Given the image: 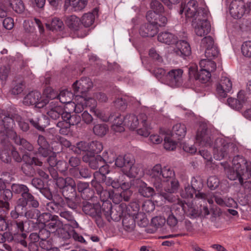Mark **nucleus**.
I'll list each match as a JSON object with an SVG mask.
<instances>
[{"label": "nucleus", "mask_w": 251, "mask_h": 251, "mask_svg": "<svg viewBox=\"0 0 251 251\" xmlns=\"http://www.w3.org/2000/svg\"><path fill=\"white\" fill-rule=\"evenodd\" d=\"M106 153L107 152H103L102 156L97 155L96 157L91 158L89 164V167L93 170H96L99 168L100 165L103 164V160H106L107 163H111L112 160L106 158Z\"/></svg>", "instance_id": "obj_31"}, {"label": "nucleus", "mask_w": 251, "mask_h": 251, "mask_svg": "<svg viewBox=\"0 0 251 251\" xmlns=\"http://www.w3.org/2000/svg\"><path fill=\"white\" fill-rule=\"evenodd\" d=\"M49 108V110L47 111L48 115L53 120H56L61 116L63 119V115L66 111L61 106H58L54 101L49 102L46 105Z\"/></svg>", "instance_id": "obj_23"}, {"label": "nucleus", "mask_w": 251, "mask_h": 251, "mask_svg": "<svg viewBox=\"0 0 251 251\" xmlns=\"http://www.w3.org/2000/svg\"><path fill=\"white\" fill-rule=\"evenodd\" d=\"M140 118H142L141 124L143 125V127L138 129L137 130V134L139 135L148 137L150 132L149 131L150 127L148 126L147 124V116L145 114H140Z\"/></svg>", "instance_id": "obj_41"}, {"label": "nucleus", "mask_w": 251, "mask_h": 251, "mask_svg": "<svg viewBox=\"0 0 251 251\" xmlns=\"http://www.w3.org/2000/svg\"><path fill=\"white\" fill-rule=\"evenodd\" d=\"M15 121L18 123L20 129L26 132L29 129V126L27 122L22 119L18 115H14L10 116L9 115H5L3 111L0 109V132L5 133L6 135H11L12 136L17 135L13 130L15 126Z\"/></svg>", "instance_id": "obj_2"}, {"label": "nucleus", "mask_w": 251, "mask_h": 251, "mask_svg": "<svg viewBox=\"0 0 251 251\" xmlns=\"http://www.w3.org/2000/svg\"><path fill=\"white\" fill-rule=\"evenodd\" d=\"M129 206L131 208L135 207V209L133 210L135 212L132 214L133 215H125L123 219L122 223L124 229L128 232H131L134 230L135 227V220L134 215L138 211L139 206L136 202L131 203Z\"/></svg>", "instance_id": "obj_16"}, {"label": "nucleus", "mask_w": 251, "mask_h": 251, "mask_svg": "<svg viewBox=\"0 0 251 251\" xmlns=\"http://www.w3.org/2000/svg\"><path fill=\"white\" fill-rule=\"evenodd\" d=\"M95 20V16L92 13H88L84 14L81 20L82 26L87 27L91 26Z\"/></svg>", "instance_id": "obj_48"}, {"label": "nucleus", "mask_w": 251, "mask_h": 251, "mask_svg": "<svg viewBox=\"0 0 251 251\" xmlns=\"http://www.w3.org/2000/svg\"><path fill=\"white\" fill-rule=\"evenodd\" d=\"M66 24L69 28L73 31H78L82 27L81 20L75 15L68 17L66 20Z\"/></svg>", "instance_id": "obj_30"}, {"label": "nucleus", "mask_w": 251, "mask_h": 251, "mask_svg": "<svg viewBox=\"0 0 251 251\" xmlns=\"http://www.w3.org/2000/svg\"><path fill=\"white\" fill-rule=\"evenodd\" d=\"M191 186L198 191L197 194H196V198L198 199H205L207 198L206 194L201 192L203 187V184L202 180L200 176L193 177L191 179Z\"/></svg>", "instance_id": "obj_27"}, {"label": "nucleus", "mask_w": 251, "mask_h": 251, "mask_svg": "<svg viewBox=\"0 0 251 251\" xmlns=\"http://www.w3.org/2000/svg\"><path fill=\"white\" fill-rule=\"evenodd\" d=\"M65 198L66 200L65 204L66 203L69 208L74 210L77 209L79 203V198H77L76 195L74 196V197H68Z\"/></svg>", "instance_id": "obj_57"}, {"label": "nucleus", "mask_w": 251, "mask_h": 251, "mask_svg": "<svg viewBox=\"0 0 251 251\" xmlns=\"http://www.w3.org/2000/svg\"><path fill=\"white\" fill-rule=\"evenodd\" d=\"M139 119L142 121V118L134 114H128L125 116V124L131 130L136 129L139 125Z\"/></svg>", "instance_id": "obj_34"}, {"label": "nucleus", "mask_w": 251, "mask_h": 251, "mask_svg": "<svg viewBox=\"0 0 251 251\" xmlns=\"http://www.w3.org/2000/svg\"><path fill=\"white\" fill-rule=\"evenodd\" d=\"M70 174L75 178L86 179L91 177L92 172L87 167H81L78 168H70Z\"/></svg>", "instance_id": "obj_26"}, {"label": "nucleus", "mask_w": 251, "mask_h": 251, "mask_svg": "<svg viewBox=\"0 0 251 251\" xmlns=\"http://www.w3.org/2000/svg\"><path fill=\"white\" fill-rule=\"evenodd\" d=\"M115 165L118 168H124L125 175L130 177H135L138 175L137 168L134 166L135 160L130 154L119 155L115 157Z\"/></svg>", "instance_id": "obj_5"}, {"label": "nucleus", "mask_w": 251, "mask_h": 251, "mask_svg": "<svg viewBox=\"0 0 251 251\" xmlns=\"http://www.w3.org/2000/svg\"><path fill=\"white\" fill-rule=\"evenodd\" d=\"M149 56L157 64H161L163 61V58L159 52L155 48H151L149 52Z\"/></svg>", "instance_id": "obj_52"}, {"label": "nucleus", "mask_w": 251, "mask_h": 251, "mask_svg": "<svg viewBox=\"0 0 251 251\" xmlns=\"http://www.w3.org/2000/svg\"><path fill=\"white\" fill-rule=\"evenodd\" d=\"M214 44V41L213 38L210 36H205L201 39V47L203 49H206L213 46Z\"/></svg>", "instance_id": "obj_63"}, {"label": "nucleus", "mask_w": 251, "mask_h": 251, "mask_svg": "<svg viewBox=\"0 0 251 251\" xmlns=\"http://www.w3.org/2000/svg\"><path fill=\"white\" fill-rule=\"evenodd\" d=\"M232 89V83L230 79L226 76L221 77L220 83L217 85L216 91L218 94L222 98H226L227 93Z\"/></svg>", "instance_id": "obj_22"}, {"label": "nucleus", "mask_w": 251, "mask_h": 251, "mask_svg": "<svg viewBox=\"0 0 251 251\" xmlns=\"http://www.w3.org/2000/svg\"><path fill=\"white\" fill-rule=\"evenodd\" d=\"M58 214L61 218L66 220L72 228H76L79 227V224L75 220L72 212L63 209Z\"/></svg>", "instance_id": "obj_32"}, {"label": "nucleus", "mask_w": 251, "mask_h": 251, "mask_svg": "<svg viewBox=\"0 0 251 251\" xmlns=\"http://www.w3.org/2000/svg\"><path fill=\"white\" fill-rule=\"evenodd\" d=\"M9 225V230L11 233L24 231V222L19 219H13Z\"/></svg>", "instance_id": "obj_37"}, {"label": "nucleus", "mask_w": 251, "mask_h": 251, "mask_svg": "<svg viewBox=\"0 0 251 251\" xmlns=\"http://www.w3.org/2000/svg\"><path fill=\"white\" fill-rule=\"evenodd\" d=\"M211 76V74L210 73L200 69L196 76V78L201 83H204L210 79Z\"/></svg>", "instance_id": "obj_55"}, {"label": "nucleus", "mask_w": 251, "mask_h": 251, "mask_svg": "<svg viewBox=\"0 0 251 251\" xmlns=\"http://www.w3.org/2000/svg\"><path fill=\"white\" fill-rule=\"evenodd\" d=\"M28 121L31 125L39 130H44L47 125L43 124V121L47 120L46 116H43L40 114L35 112L34 113H28L27 115Z\"/></svg>", "instance_id": "obj_21"}, {"label": "nucleus", "mask_w": 251, "mask_h": 251, "mask_svg": "<svg viewBox=\"0 0 251 251\" xmlns=\"http://www.w3.org/2000/svg\"><path fill=\"white\" fill-rule=\"evenodd\" d=\"M186 127L184 124L177 123L172 128V132L174 135H176L178 140L184 138L186 133Z\"/></svg>", "instance_id": "obj_38"}, {"label": "nucleus", "mask_w": 251, "mask_h": 251, "mask_svg": "<svg viewBox=\"0 0 251 251\" xmlns=\"http://www.w3.org/2000/svg\"><path fill=\"white\" fill-rule=\"evenodd\" d=\"M157 39L159 42L168 45L176 44L178 40L176 36L168 31L159 33Z\"/></svg>", "instance_id": "obj_29"}, {"label": "nucleus", "mask_w": 251, "mask_h": 251, "mask_svg": "<svg viewBox=\"0 0 251 251\" xmlns=\"http://www.w3.org/2000/svg\"><path fill=\"white\" fill-rule=\"evenodd\" d=\"M229 143L223 138H217L215 141L213 149L214 158L221 160L225 157L228 153Z\"/></svg>", "instance_id": "obj_12"}, {"label": "nucleus", "mask_w": 251, "mask_h": 251, "mask_svg": "<svg viewBox=\"0 0 251 251\" xmlns=\"http://www.w3.org/2000/svg\"><path fill=\"white\" fill-rule=\"evenodd\" d=\"M167 18L161 14L155 15V17L150 22L153 23L157 27L164 26L167 23Z\"/></svg>", "instance_id": "obj_53"}, {"label": "nucleus", "mask_w": 251, "mask_h": 251, "mask_svg": "<svg viewBox=\"0 0 251 251\" xmlns=\"http://www.w3.org/2000/svg\"><path fill=\"white\" fill-rule=\"evenodd\" d=\"M107 163L106 160H103V164L100 165L99 171L95 172L93 174L95 178H100V179L102 176H106L109 173V167Z\"/></svg>", "instance_id": "obj_45"}, {"label": "nucleus", "mask_w": 251, "mask_h": 251, "mask_svg": "<svg viewBox=\"0 0 251 251\" xmlns=\"http://www.w3.org/2000/svg\"><path fill=\"white\" fill-rule=\"evenodd\" d=\"M219 54V50L216 45L205 50V55L208 59L217 57Z\"/></svg>", "instance_id": "obj_58"}, {"label": "nucleus", "mask_w": 251, "mask_h": 251, "mask_svg": "<svg viewBox=\"0 0 251 251\" xmlns=\"http://www.w3.org/2000/svg\"><path fill=\"white\" fill-rule=\"evenodd\" d=\"M196 142L202 147H211L213 138L205 126H201L197 131L196 136Z\"/></svg>", "instance_id": "obj_10"}, {"label": "nucleus", "mask_w": 251, "mask_h": 251, "mask_svg": "<svg viewBox=\"0 0 251 251\" xmlns=\"http://www.w3.org/2000/svg\"><path fill=\"white\" fill-rule=\"evenodd\" d=\"M138 192L144 197L149 198L153 195L154 191L153 188L148 186L145 182L139 180Z\"/></svg>", "instance_id": "obj_33"}, {"label": "nucleus", "mask_w": 251, "mask_h": 251, "mask_svg": "<svg viewBox=\"0 0 251 251\" xmlns=\"http://www.w3.org/2000/svg\"><path fill=\"white\" fill-rule=\"evenodd\" d=\"M232 165L235 169L243 172V174L251 175V162L247 161L242 156H235L232 159Z\"/></svg>", "instance_id": "obj_17"}, {"label": "nucleus", "mask_w": 251, "mask_h": 251, "mask_svg": "<svg viewBox=\"0 0 251 251\" xmlns=\"http://www.w3.org/2000/svg\"><path fill=\"white\" fill-rule=\"evenodd\" d=\"M25 88V84L23 82H14L11 89V94L14 95H17L21 94Z\"/></svg>", "instance_id": "obj_59"}, {"label": "nucleus", "mask_w": 251, "mask_h": 251, "mask_svg": "<svg viewBox=\"0 0 251 251\" xmlns=\"http://www.w3.org/2000/svg\"><path fill=\"white\" fill-rule=\"evenodd\" d=\"M39 205V204L36 207L26 205L25 208L19 211L16 210V206H15L14 209L10 212V216L12 219H17L19 217L24 216L27 219H37V220L40 213V210L37 209Z\"/></svg>", "instance_id": "obj_7"}, {"label": "nucleus", "mask_w": 251, "mask_h": 251, "mask_svg": "<svg viewBox=\"0 0 251 251\" xmlns=\"http://www.w3.org/2000/svg\"><path fill=\"white\" fill-rule=\"evenodd\" d=\"M164 147L166 150L174 151L176 147V143L169 136H165L164 139Z\"/></svg>", "instance_id": "obj_61"}, {"label": "nucleus", "mask_w": 251, "mask_h": 251, "mask_svg": "<svg viewBox=\"0 0 251 251\" xmlns=\"http://www.w3.org/2000/svg\"><path fill=\"white\" fill-rule=\"evenodd\" d=\"M23 102L25 105H34L36 107L41 108L47 104L49 100L43 99L39 92L31 91L24 98Z\"/></svg>", "instance_id": "obj_9"}, {"label": "nucleus", "mask_w": 251, "mask_h": 251, "mask_svg": "<svg viewBox=\"0 0 251 251\" xmlns=\"http://www.w3.org/2000/svg\"><path fill=\"white\" fill-rule=\"evenodd\" d=\"M165 218L161 216H156L151 219V224L156 228H159L164 225L166 223Z\"/></svg>", "instance_id": "obj_64"}, {"label": "nucleus", "mask_w": 251, "mask_h": 251, "mask_svg": "<svg viewBox=\"0 0 251 251\" xmlns=\"http://www.w3.org/2000/svg\"><path fill=\"white\" fill-rule=\"evenodd\" d=\"M103 149L102 143L98 141H93L89 143V152L93 153H99Z\"/></svg>", "instance_id": "obj_47"}, {"label": "nucleus", "mask_w": 251, "mask_h": 251, "mask_svg": "<svg viewBox=\"0 0 251 251\" xmlns=\"http://www.w3.org/2000/svg\"><path fill=\"white\" fill-rule=\"evenodd\" d=\"M198 2L195 0H190L187 3L181 5L182 9L180 10L181 14L184 13L187 18L197 17L199 13L202 10H206L205 8H198Z\"/></svg>", "instance_id": "obj_13"}, {"label": "nucleus", "mask_w": 251, "mask_h": 251, "mask_svg": "<svg viewBox=\"0 0 251 251\" xmlns=\"http://www.w3.org/2000/svg\"><path fill=\"white\" fill-rule=\"evenodd\" d=\"M150 6L153 11H149L146 15L147 19L149 22H151L155 17V15L161 14L164 11L163 5L157 0H152Z\"/></svg>", "instance_id": "obj_25"}, {"label": "nucleus", "mask_w": 251, "mask_h": 251, "mask_svg": "<svg viewBox=\"0 0 251 251\" xmlns=\"http://www.w3.org/2000/svg\"><path fill=\"white\" fill-rule=\"evenodd\" d=\"M9 4L17 13H21L25 10V5L22 0H12Z\"/></svg>", "instance_id": "obj_54"}, {"label": "nucleus", "mask_w": 251, "mask_h": 251, "mask_svg": "<svg viewBox=\"0 0 251 251\" xmlns=\"http://www.w3.org/2000/svg\"><path fill=\"white\" fill-rule=\"evenodd\" d=\"M48 224H46L45 227L53 232L56 231L61 226V223L59 220V217L56 215H53Z\"/></svg>", "instance_id": "obj_42"}, {"label": "nucleus", "mask_w": 251, "mask_h": 251, "mask_svg": "<svg viewBox=\"0 0 251 251\" xmlns=\"http://www.w3.org/2000/svg\"><path fill=\"white\" fill-rule=\"evenodd\" d=\"M250 6L251 2L248 3L246 7L243 0H233L230 4L229 12L234 19H240L246 12H249Z\"/></svg>", "instance_id": "obj_8"}, {"label": "nucleus", "mask_w": 251, "mask_h": 251, "mask_svg": "<svg viewBox=\"0 0 251 251\" xmlns=\"http://www.w3.org/2000/svg\"><path fill=\"white\" fill-rule=\"evenodd\" d=\"M108 130V126L105 124H97L93 127L94 134L99 136L105 135Z\"/></svg>", "instance_id": "obj_51"}, {"label": "nucleus", "mask_w": 251, "mask_h": 251, "mask_svg": "<svg viewBox=\"0 0 251 251\" xmlns=\"http://www.w3.org/2000/svg\"><path fill=\"white\" fill-rule=\"evenodd\" d=\"M23 159L25 163L22 166V170L26 176H33L34 174L35 170L32 167L33 164L39 166L42 165V162L39 159L31 157L27 154L23 155Z\"/></svg>", "instance_id": "obj_11"}, {"label": "nucleus", "mask_w": 251, "mask_h": 251, "mask_svg": "<svg viewBox=\"0 0 251 251\" xmlns=\"http://www.w3.org/2000/svg\"><path fill=\"white\" fill-rule=\"evenodd\" d=\"M226 174L228 178L231 180L238 179L242 181V177L245 176H247L246 174H243V172L235 169L233 167L227 171Z\"/></svg>", "instance_id": "obj_40"}, {"label": "nucleus", "mask_w": 251, "mask_h": 251, "mask_svg": "<svg viewBox=\"0 0 251 251\" xmlns=\"http://www.w3.org/2000/svg\"><path fill=\"white\" fill-rule=\"evenodd\" d=\"M63 115V120L66 122L70 126L75 125L78 127L84 126V125L80 123L81 117L76 114L72 115L70 112L66 111Z\"/></svg>", "instance_id": "obj_28"}, {"label": "nucleus", "mask_w": 251, "mask_h": 251, "mask_svg": "<svg viewBox=\"0 0 251 251\" xmlns=\"http://www.w3.org/2000/svg\"><path fill=\"white\" fill-rule=\"evenodd\" d=\"M69 183L68 187H66L61 189L62 193L63 196L66 197H74L76 195V184L75 182L73 184L68 182Z\"/></svg>", "instance_id": "obj_44"}, {"label": "nucleus", "mask_w": 251, "mask_h": 251, "mask_svg": "<svg viewBox=\"0 0 251 251\" xmlns=\"http://www.w3.org/2000/svg\"><path fill=\"white\" fill-rule=\"evenodd\" d=\"M200 69L211 74L216 69V64L210 59H201L199 63Z\"/></svg>", "instance_id": "obj_36"}, {"label": "nucleus", "mask_w": 251, "mask_h": 251, "mask_svg": "<svg viewBox=\"0 0 251 251\" xmlns=\"http://www.w3.org/2000/svg\"><path fill=\"white\" fill-rule=\"evenodd\" d=\"M69 3L75 11H80L87 5V0H69Z\"/></svg>", "instance_id": "obj_50"}, {"label": "nucleus", "mask_w": 251, "mask_h": 251, "mask_svg": "<svg viewBox=\"0 0 251 251\" xmlns=\"http://www.w3.org/2000/svg\"><path fill=\"white\" fill-rule=\"evenodd\" d=\"M209 14L207 10H202L199 12L197 17L193 19L192 25L197 36H204L210 32L211 25L207 20Z\"/></svg>", "instance_id": "obj_4"}, {"label": "nucleus", "mask_w": 251, "mask_h": 251, "mask_svg": "<svg viewBox=\"0 0 251 251\" xmlns=\"http://www.w3.org/2000/svg\"><path fill=\"white\" fill-rule=\"evenodd\" d=\"M13 193L20 195V197L17 200L15 206L16 210L22 211L26 205L33 207H37L39 204V201L30 192L29 188L25 184L20 183H13L11 186Z\"/></svg>", "instance_id": "obj_1"}, {"label": "nucleus", "mask_w": 251, "mask_h": 251, "mask_svg": "<svg viewBox=\"0 0 251 251\" xmlns=\"http://www.w3.org/2000/svg\"><path fill=\"white\" fill-rule=\"evenodd\" d=\"M68 182H71L72 184L75 182L74 179L71 177L68 176L66 178H63L60 176V177L56 180L55 184L58 188L61 190L66 187H68V184L69 183Z\"/></svg>", "instance_id": "obj_49"}, {"label": "nucleus", "mask_w": 251, "mask_h": 251, "mask_svg": "<svg viewBox=\"0 0 251 251\" xmlns=\"http://www.w3.org/2000/svg\"><path fill=\"white\" fill-rule=\"evenodd\" d=\"M162 167L159 164L155 165L151 169L149 170L148 175L151 181L157 191H161L163 187L161 179Z\"/></svg>", "instance_id": "obj_15"}, {"label": "nucleus", "mask_w": 251, "mask_h": 251, "mask_svg": "<svg viewBox=\"0 0 251 251\" xmlns=\"http://www.w3.org/2000/svg\"><path fill=\"white\" fill-rule=\"evenodd\" d=\"M175 173L174 171L168 167H164L162 168L161 179L163 181V178L168 181L169 179L173 178L175 177Z\"/></svg>", "instance_id": "obj_56"}, {"label": "nucleus", "mask_w": 251, "mask_h": 251, "mask_svg": "<svg viewBox=\"0 0 251 251\" xmlns=\"http://www.w3.org/2000/svg\"><path fill=\"white\" fill-rule=\"evenodd\" d=\"M183 71L181 69H174L169 71L165 76L166 83L172 86L177 87L182 83Z\"/></svg>", "instance_id": "obj_14"}, {"label": "nucleus", "mask_w": 251, "mask_h": 251, "mask_svg": "<svg viewBox=\"0 0 251 251\" xmlns=\"http://www.w3.org/2000/svg\"><path fill=\"white\" fill-rule=\"evenodd\" d=\"M15 143L20 146V149L24 151H31L33 150V146L29 142L18 135L13 136Z\"/></svg>", "instance_id": "obj_35"}, {"label": "nucleus", "mask_w": 251, "mask_h": 251, "mask_svg": "<svg viewBox=\"0 0 251 251\" xmlns=\"http://www.w3.org/2000/svg\"><path fill=\"white\" fill-rule=\"evenodd\" d=\"M82 210L85 214L94 219L99 227H102L104 223L101 218L100 205L99 203H93L89 201H83Z\"/></svg>", "instance_id": "obj_6"}, {"label": "nucleus", "mask_w": 251, "mask_h": 251, "mask_svg": "<svg viewBox=\"0 0 251 251\" xmlns=\"http://www.w3.org/2000/svg\"><path fill=\"white\" fill-rule=\"evenodd\" d=\"M65 205V201L59 195H55L50 201L46 204L47 209L50 212L59 213Z\"/></svg>", "instance_id": "obj_19"}, {"label": "nucleus", "mask_w": 251, "mask_h": 251, "mask_svg": "<svg viewBox=\"0 0 251 251\" xmlns=\"http://www.w3.org/2000/svg\"><path fill=\"white\" fill-rule=\"evenodd\" d=\"M113 190H106L103 189L98 195L99 196L100 201L102 202L110 201V198Z\"/></svg>", "instance_id": "obj_62"}, {"label": "nucleus", "mask_w": 251, "mask_h": 251, "mask_svg": "<svg viewBox=\"0 0 251 251\" xmlns=\"http://www.w3.org/2000/svg\"><path fill=\"white\" fill-rule=\"evenodd\" d=\"M157 32V27L152 22L143 25L139 30L140 34L144 37H152Z\"/></svg>", "instance_id": "obj_24"}, {"label": "nucleus", "mask_w": 251, "mask_h": 251, "mask_svg": "<svg viewBox=\"0 0 251 251\" xmlns=\"http://www.w3.org/2000/svg\"><path fill=\"white\" fill-rule=\"evenodd\" d=\"M241 51L244 56L251 57V41L244 42L241 47Z\"/></svg>", "instance_id": "obj_60"}, {"label": "nucleus", "mask_w": 251, "mask_h": 251, "mask_svg": "<svg viewBox=\"0 0 251 251\" xmlns=\"http://www.w3.org/2000/svg\"><path fill=\"white\" fill-rule=\"evenodd\" d=\"M76 146H73L71 149L77 154H80L81 151L89 152V143L80 141L76 143Z\"/></svg>", "instance_id": "obj_46"}, {"label": "nucleus", "mask_w": 251, "mask_h": 251, "mask_svg": "<svg viewBox=\"0 0 251 251\" xmlns=\"http://www.w3.org/2000/svg\"><path fill=\"white\" fill-rule=\"evenodd\" d=\"M11 234V242L14 241L15 242L20 244V245L24 247H27V234L26 233L19 232Z\"/></svg>", "instance_id": "obj_39"}, {"label": "nucleus", "mask_w": 251, "mask_h": 251, "mask_svg": "<svg viewBox=\"0 0 251 251\" xmlns=\"http://www.w3.org/2000/svg\"><path fill=\"white\" fill-rule=\"evenodd\" d=\"M73 97L74 95L73 93L67 90H64L60 92L58 95V100L62 103L70 104Z\"/></svg>", "instance_id": "obj_43"}, {"label": "nucleus", "mask_w": 251, "mask_h": 251, "mask_svg": "<svg viewBox=\"0 0 251 251\" xmlns=\"http://www.w3.org/2000/svg\"><path fill=\"white\" fill-rule=\"evenodd\" d=\"M93 86L91 79L87 77H82L80 80H76L73 84L74 93L78 95V93L83 94L88 91Z\"/></svg>", "instance_id": "obj_18"}, {"label": "nucleus", "mask_w": 251, "mask_h": 251, "mask_svg": "<svg viewBox=\"0 0 251 251\" xmlns=\"http://www.w3.org/2000/svg\"><path fill=\"white\" fill-rule=\"evenodd\" d=\"M90 100L93 101L94 106L90 108V111L99 119L105 122L112 123V128L115 132H121L124 131V126L125 124V116H122L119 114L111 113L108 117L105 116L103 112L97 109L94 106L96 105L95 100L91 99Z\"/></svg>", "instance_id": "obj_3"}, {"label": "nucleus", "mask_w": 251, "mask_h": 251, "mask_svg": "<svg viewBox=\"0 0 251 251\" xmlns=\"http://www.w3.org/2000/svg\"><path fill=\"white\" fill-rule=\"evenodd\" d=\"M176 44V47L173 50L176 55L183 58L191 55V48L188 42L183 40H177Z\"/></svg>", "instance_id": "obj_20"}]
</instances>
